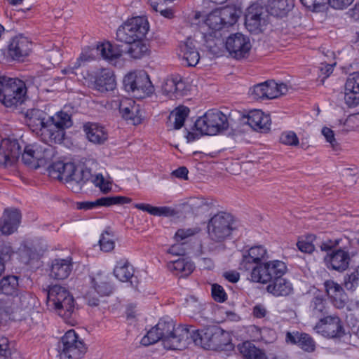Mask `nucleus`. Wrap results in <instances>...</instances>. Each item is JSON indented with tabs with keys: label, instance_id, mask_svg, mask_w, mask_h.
I'll return each mask as SVG.
<instances>
[{
	"label": "nucleus",
	"instance_id": "20",
	"mask_svg": "<svg viewBox=\"0 0 359 359\" xmlns=\"http://www.w3.org/2000/svg\"><path fill=\"white\" fill-rule=\"evenodd\" d=\"M74 267V262L71 256L65 258H56L52 261L50 276L57 280L67 279L71 274Z\"/></svg>",
	"mask_w": 359,
	"mask_h": 359
},
{
	"label": "nucleus",
	"instance_id": "53",
	"mask_svg": "<svg viewBox=\"0 0 359 359\" xmlns=\"http://www.w3.org/2000/svg\"><path fill=\"white\" fill-rule=\"evenodd\" d=\"M297 345L304 351L311 353L314 351L316 344L313 339L307 334L301 333L297 341Z\"/></svg>",
	"mask_w": 359,
	"mask_h": 359
},
{
	"label": "nucleus",
	"instance_id": "58",
	"mask_svg": "<svg viewBox=\"0 0 359 359\" xmlns=\"http://www.w3.org/2000/svg\"><path fill=\"white\" fill-rule=\"evenodd\" d=\"M212 296L217 302H224L227 299V294L224 288L216 283L212 285Z\"/></svg>",
	"mask_w": 359,
	"mask_h": 359
},
{
	"label": "nucleus",
	"instance_id": "12",
	"mask_svg": "<svg viewBox=\"0 0 359 359\" xmlns=\"http://www.w3.org/2000/svg\"><path fill=\"white\" fill-rule=\"evenodd\" d=\"M266 12L258 4H253L246 11L245 25L247 29L253 34H259L264 31L267 25Z\"/></svg>",
	"mask_w": 359,
	"mask_h": 359
},
{
	"label": "nucleus",
	"instance_id": "16",
	"mask_svg": "<svg viewBox=\"0 0 359 359\" xmlns=\"http://www.w3.org/2000/svg\"><path fill=\"white\" fill-rule=\"evenodd\" d=\"M267 257V250L264 246H252L243 251L238 269L243 272L252 269L253 266L264 262Z\"/></svg>",
	"mask_w": 359,
	"mask_h": 359
},
{
	"label": "nucleus",
	"instance_id": "59",
	"mask_svg": "<svg viewBox=\"0 0 359 359\" xmlns=\"http://www.w3.org/2000/svg\"><path fill=\"white\" fill-rule=\"evenodd\" d=\"M345 91L359 93V75L353 74L350 76L345 84Z\"/></svg>",
	"mask_w": 359,
	"mask_h": 359
},
{
	"label": "nucleus",
	"instance_id": "7",
	"mask_svg": "<svg viewBox=\"0 0 359 359\" xmlns=\"http://www.w3.org/2000/svg\"><path fill=\"white\" fill-rule=\"evenodd\" d=\"M149 29L147 18L141 16L132 18L118 27L116 40L126 44L143 40Z\"/></svg>",
	"mask_w": 359,
	"mask_h": 359
},
{
	"label": "nucleus",
	"instance_id": "62",
	"mask_svg": "<svg viewBox=\"0 0 359 359\" xmlns=\"http://www.w3.org/2000/svg\"><path fill=\"white\" fill-rule=\"evenodd\" d=\"M99 297L100 296L97 294L93 287H90L84 294V299L86 303L90 306H96L99 304Z\"/></svg>",
	"mask_w": 359,
	"mask_h": 359
},
{
	"label": "nucleus",
	"instance_id": "45",
	"mask_svg": "<svg viewBox=\"0 0 359 359\" xmlns=\"http://www.w3.org/2000/svg\"><path fill=\"white\" fill-rule=\"evenodd\" d=\"M187 205L195 215L206 212L213 205L212 201L203 198H191Z\"/></svg>",
	"mask_w": 359,
	"mask_h": 359
},
{
	"label": "nucleus",
	"instance_id": "37",
	"mask_svg": "<svg viewBox=\"0 0 359 359\" xmlns=\"http://www.w3.org/2000/svg\"><path fill=\"white\" fill-rule=\"evenodd\" d=\"M266 290L273 295L279 297L289 295L292 292L293 287L290 281L280 276L269 284Z\"/></svg>",
	"mask_w": 359,
	"mask_h": 359
},
{
	"label": "nucleus",
	"instance_id": "39",
	"mask_svg": "<svg viewBox=\"0 0 359 359\" xmlns=\"http://www.w3.org/2000/svg\"><path fill=\"white\" fill-rule=\"evenodd\" d=\"M249 276L248 278L255 283L265 284L269 282V275L267 271L266 262L253 266L252 269L244 271Z\"/></svg>",
	"mask_w": 359,
	"mask_h": 359
},
{
	"label": "nucleus",
	"instance_id": "48",
	"mask_svg": "<svg viewBox=\"0 0 359 359\" xmlns=\"http://www.w3.org/2000/svg\"><path fill=\"white\" fill-rule=\"evenodd\" d=\"M310 309L312 315L317 318L322 317L328 313L326 300L321 296H316L313 298L310 304Z\"/></svg>",
	"mask_w": 359,
	"mask_h": 359
},
{
	"label": "nucleus",
	"instance_id": "38",
	"mask_svg": "<svg viewBox=\"0 0 359 359\" xmlns=\"http://www.w3.org/2000/svg\"><path fill=\"white\" fill-rule=\"evenodd\" d=\"M72 163H63L57 161L53 163L48 168V172L51 177L60 181H66L69 177L70 172H72Z\"/></svg>",
	"mask_w": 359,
	"mask_h": 359
},
{
	"label": "nucleus",
	"instance_id": "40",
	"mask_svg": "<svg viewBox=\"0 0 359 359\" xmlns=\"http://www.w3.org/2000/svg\"><path fill=\"white\" fill-rule=\"evenodd\" d=\"M168 268L170 271L175 272L176 274L185 277L192 273L194 266L191 262L182 258L170 262L168 264Z\"/></svg>",
	"mask_w": 359,
	"mask_h": 359
},
{
	"label": "nucleus",
	"instance_id": "42",
	"mask_svg": "<svg viewBox=\"0 0 359 359\" xmlns=\"http://www.w3.org/2000/svg\"><path fill=\"white\" fill-rule=\"evenodd\" d=\"M133 266L126 259L118 261L114 269V276L121 281H128L133 276Z\"/></svg>",
	"mask_w": 359,
	"mask_h": 359
},
{
	"label": "nucleus",
	"instance_id": "25",
	"mask_svg": "<svg viewBox=\"0 0 359 359\" xmlns=\"http://www.w3.org/2000/svg\"><path fill=\"white\" fill-rule=\"evenodd\" d=\"M164 95L170 99H178L186 93V84L179 76L168 78L162 86Z\"/></svg>",
	"mask_w": 359,
	"mask_h": 359
},
{
	"label": "nucleus",
	"instance_id": "14",
	"mask_svg": "<svg viewBox=\"0 0 359 359\" xmlns=\"http://www.w3.org/2000/svg\"><path fill=\"white\" fill-rule=\"evenodd\" d=\"M191 330L190 326L182 325L175 327V330L172 332L168 338H165L163 346L169 350H182L185 348L191 343L190 337Z\"/></svg>",
	"mask_w": 359,
	"mask_h": 359
},
{
	"label": "nucleus",
	"instance_id": "23",
	"mask_svg": "<svg viewBox=\"0 0 359 359\" xmlns=\"http://www.w3.org/2000/svg\"><path fill=\"white\" fill-rule=\"evenodd\" d=\"M69 175V177L67 178L65 183L74 192L81 191L83 186L91 177L89 170L76 167L74 163L72 172Z\"/></svg>",
	"mask_w": 359,
	"mask_h": 359
},
{
	"label": "nucleus",
	"instance_id": "54",
	"mask_svg": "<svg viewBox=\"0 0 359 359\" xmlns=\"http://www.w3.org/2000/svg\"><path fill=\"white\" fill-rule=\"evenodd\" d=\"M359 285V273L357 271L344 276V286L348 290H354Z\"/></svg>",
	"mask_w": 359,
	"mask_h": 359
},
{
	"label": "nucleus",
	"instance_id": "28",
	"mask_svg": "<svg viewBox=\"0 0 359 359\" xmlns=\"http://www.w3.org/2000/svg\"><path fill=\"white\" fill-rule=\"evenodd\" d=\"M324 286L334 306L338 309L344 308L347 302V297L341 286L331 280L325 281Z\"/></svg>",
	"mask_w": 359,
	"mask_h": 359
},
{
	"label": "nucleus",
	"instance_id": "13",
	"mask_svg": "<svg viewBox=\"0 0 359 359\" xmlns=\"http://www.w3.org/2000/svg\"><path fill=\"white\" fill-rule=\"evenodd\" d=\"M175 324L171 320L161 319L158 323L153 327L145 336L141 339L143 346H149L161 341L163 344L165 338L172 334L175 330Z\"/></svg>",
	"mask_w": 359,
	"mask_h": 359
},
{
	"label": "nucleus",
	"instance_id": "4",
	"mask_svg": "<svg viewBox=\"0 0 359 359\" xmlns=\"http://www.w3.org/2000/svg\"><path fill=\"white\" fill-rule=\"evenodd\" d=\"M46 306L67 320L74 311V299L65 287L55 285L47 291Z\"/></svg>",
	"mask_w": 359,
	"mask_h": 359
},
{
	"label": "nucleus",
	"instance_id": "24",
	"mask_svg": "<svg viewBox=\"0 0 359 359\" xmlns=\"http://www.w3.org/2000/svg\"><path fill=\"white\" fill-rule=\"evenodd\" d=\"M31 42L23 36L13 37L8 46V54L14 60H20L29 55Z\"/></svg>",
	"mask_w": 359,
	"mask_h": 359
},
{
	"label": "nucleus",
	"instance_id": "2",
	"mask_svg": "<svg viewBox=\"0 0 359 359\" xmlns=\"http://www.w3.org/2000/svg\"><path fill=\"white\" fill-rule=\"evenodd\" d=\"M233 222L232 216L226 212H221L212 216L207 226L210 241L204 244L203 249L210 252L223 250V242L233 231Z\"/></svg>",
	"mask_w": 359,
	"mask_h": 359
},
{
	"label": "nucleus",
	"instance_id": "17",
	"mask_svg": "<svg viewBox=\"0 0 359 359\" xmlns=\"http://www.w3.org/2000/svg\"><path fill=\"white\" fill-rule=\"evenodd\" d=\"M314 330L317 333L328 338L340 337L344 334L341 320L337 316H328L321 318Z\"/></svg>",
	"mask_w": 359,
	"mask_h": 359
},
{
	"label": "nucleus",
	"instance_id": "56",
	"mask_svg": "<svg viewBox=\"0 0 359 359\" xmlns=\"http://www.w3.org/2000/svg\"><path fill=\"white\" fill-rule=\"evenodd\" d=\"M33 301L32 297L27 293L20 294L16 295L13 298L15 304H19L20 309H26L31 306V302Z\"/></svg>",
	"mask_w": 359,
	"mask_h": 359
},
{
	"label": "nucleus",
	"instance_id": "1",
	"mask_svg": "<svg viewBox=\"0 0 359 359\" xmlns=\"http://www.w3.org/2000/svg\"><path fill=\"white\" fill-rule=\"evenodd\" d=\"M241 11L235 6H227L216 9L210 13L202 26L201 33L206 43V46L214 53H217L215 47L220 40L217 36V32L224 27L233 25L239 18ZM221 44V43H219Z\"/></svg>",
	"mask_w": 359,
	"mask_h": 359
},
{
	"label": "nucleus",
	"instance_id": "33",
	"mask_svg": "<svg viewBox=\"0 0 359 359\" xmlns=\"http://www.w3.org/2000/svg\"><path fill=\"white\" fill-rule=\"evenodd\" d=\"M294 6L293 0H271L268 4L267 11L276 18L286 17Z\"/></svg>",
	"mask_w": 359,
	"mask_h": 359
},
{
	"label": "nucleus",
	"instance_id": "57",
	"mask_svg": "<svg viewBox=\"0 0 359 359\" xmlns=\"http://www.w3.org/2000/svg\"><path fill=\"white\" fill-rule=\"evenodd\" d=\"M306 8L311 11L318 12L323 9L325 0H300Z\"/></svg>",
	"mask_w": 359,
	"mask_h": 359
},
{
	"label": "nucleus",
	"instance_id": "61",
	"mask_svg": "<svg viewBox=\"0 0 359 359\" xmlns=\"http://www.w3.org/2000/svg\"><path fill=\"white\" fill-rule=\"evenodd\" d=\"M322 134L325 137L326 141L329 142L333 149H337L339 144L334 137V133L332 130L327 127H324L322 129Z\"/></svg>",
	"mask_w": 359,
	"mask_h": 359
},
{
	"label": "nucleus",
	"instance_id": "22",
	"mask_svg": "<svg viewBox=\"0 0 359 359\" xmlns=\"http://www.w3.org/2000/svg\"><path fill=\"white\" fill-rule=\"evenodd\" d=\"M21 154L20 146L17 140H4L0 146V163L5 165L15 162Z\"/></svg>",
	"mask_w": 359,
	"mask_h": 359
},
{
	"label": "nucleus",
	"instance_id": "60",
	"mask_svg": "<svg viewBox=\"0 0 359 359\" xmlns=\"http://www.w3.org/2000/svg\"><path fill=\"white\" fill-rule=\"evenodd\" d=\"M203 304L195 297H190L187 301V310L193 313H200L203 310Z\"/></svg>",
	"mask_w": 359,
	"mask_h": 359
},
{
	"label": "nucleus",
	"instance_id": "8",
	"mask_svg": "<svg viewBox=\"0 0 359 359\" xmlns=\"http://www.w3.org/2000/svg\"><path fill=\"white\" fill-rule=\"evenodd\" d=\"M27 93L25 83L18 79L0 76V102L10 107L24 102Z\"/></svg>",
	"mask_w": 359,
	"mask_h": 359
},
{
	"label": "nucleus",
	"instance_id": "55",
	"mask_svg": "<svg viewBox=\"0 0 359 359\" xmlns=\"http://www.w3.org/2000/svg\"><path fill=\"white\" fill-rule=\"evenodd\" d=\"M280 141L281 143L289 146H297L299 143L296 133L292 131L283 133L280 137Z\"/></svg>",
	"mask_w": 359,
	"mask_h": 359
},
{
	"label": "nucleus",
	"instance_id": "27",
	"mask_svg": "<svg viewBox=\"0 0 359 359\" xmlns=\"http://www.w3.org/2000/svg\"><path fill=\"white\" fill-rule=\"evenodd\" d=\"M116 86L115 77L111 70L102 69L95 76L93 88L100 93L113 90Z\"/></svg>",
	"mask_w": 359,
	"mask_h": 359
},
{
	"label": "nucleus",
	"instance_id": "44",
	"mask_svg": "<svg viewBox=\"0 0 359 359\" xmlns=\"http://www.w3.org/2000/svg\"><path fill=\"white\" fill-rule=\"evenodd\" d=\"M134 207L138 210L147 212L154 216H172L174 215L175 210L170 207H154L147 203H135Z\"/></svg>",
	"mask_w": 359,
	"mask_h": 359
},
{
	"label": "nucleus",
	"instance_id": "47",
	"mask_svg": "<svg viewBox=\"0 0 359 359\" xmlns=\"http://www.w3.org/2000/svg\"><path fill=\"white\" fill-rule=\"evenodd\" d=\"M130 47L128 50V53L132 58L140 59L149 53V48L143 40L128 43Z\"/></svg>",
	"mask_w": 359,
	"mask_h": 359
},
{
	"label": "nucleus",
	"instance_id": "26",
	"mask_svg": "<svg viewBox=\"0 0 359 359\" xmlns=\"http://www.w3.org/2000/svg\"><path fill=\"white\" fill-rule=\"evenodd\" d=\"M214 329L215 326H211L198 330H196L193 326H190V330H191L190 336L191 342L204 349L211 350Z\"/></svg>",
	"mask_w": 359,
	"mask_h": 359
},
{
	"label": "nucleus",
	"instance_id": "3",
	"mask_svg": "<svg viewBox=\"0 0 359 359\" xmlns=\"http://www.w3.org/2000/svg\"><path fill=\"white\" fill-rule=\"evenodd\" d=\"M196 133L188 132L186 137L188 142L198 139L202 135H215L229 127L227 117L220 111L211 109L195 122Z\"/></svg>",
	"mask_w": 359,
	"mask_h": 359
},
{
	"label": "nucleus",
	"instance_id": "63",
	"mask_svg": "<svg viewBox=\"0 0 359 359\" xmlns=\"http://www.w3.org/2000/svg\"><path fill=\"white\" fill-rule=\"evenodd\" d=\"M11 351L9 348L8 340L6 337H0V359H9Z\"/></svg>",
	"mask_w": 359,
	"mask_h": 359
},
{
	"label": "nucleus",
	"instance_id": "11",
	"mask_svg": "<svg viewBox=\"0 0 359 359\" xmlns=\"http://www.w3.org/2000/svg\"><path fill=\"white\" fill-rule=\"evenodd\" d=\"M123 83L126 90L137 99L144 98L154 91L149 77L144 71L129 73L124 77Z\"/></svg>",
	"mask_w": 359,
	"mask_h": 359
},
{
	"label": "nucleus",
	"instance_id": "35",
	"mask_svg": "<svg viewBox=\"0 0 359 359\" xmlns=\"http://www.w3.org/2000/svg\"><path fill=\"white\" fill-rule=\"evenodd\" d=\"M276 82L273 81H266L255 85L252 91L251 95L254 99H273L277 97Z\"/></svg>",
	"mask_w": 359,
	"mask_h": 359
},
{
	"label": "nucleus",
	"instance_id": "64",
	"mask_svg": "<svg viewBox=\"0 0 359 359\" xmlns=\"http://www.w3.org/2000/svg\"><path fill=\"white\" fill-rule=\"evenodd\" d=\"M344 101L348 107H355L359 104V93L351 91L344 92Z\"/></svg>",
	"mask_w": 359,
	"mask_h": 359
},
{
	"label": "nucleus",
	"instance_id": "43",
	"mask_svg": "<svg viewBox=\"0 0 359 359\" xmlns=\"http://www.w3.org/2000/svg\"><path fill=\"white\" fill-rule=\"evenodd\" d=\"M189 114V109L184 106H180L173 110L169 117V123L173 126V128L178 130L181 128Z\"/></svg>",
	"mask_w": 359,
	"mask_h": 359
},
{
	"label": "nucleus",
	"instance_id": "34",
	"mask_svg": "<svg viewBox=\"0 0 359 359\" xmlns=\"http://www.w3.org/2000/svg\"><path fill=\"white\" fill-rule=\"evenodd\" d=\"M131 198L125 196L102 197L93 202H83L79 204V208L90 210L97 205L110 206L114 204L130 203Z\"/></svg>",
	"mask_w": 359,
	"mask_h": 359
},
{
	"label": "nucleus",
	"instance_id": "46",
	"mask_svg": "<svg viewBox=\"0 0 359 359\" xmlns=\"http://www.w3.org/2000/svg\"><path fill=\"white\" fill-rule=\"evenodd\" d=\"M266 266L269 275V282L282 276L287 269L285 264L279 260L266 262Z\"/></svg>",
	"mask_w": 359,
	"mask_h": 359
},
{
	"label": "nucleus",
	"instance_id": "5",
	"mask_svg": "<svg viewBox=\"0 0 359 359\" xmlns=\"http://www.w3.org/2000/svg\"><path fill=\"white\" fill-rule=\"evenodd\" d=\"M72 122L70 115L60 111L53 116H48L47 121L38 132L43 142L60 143L64 139L65 129L71 127Z\"/></svg>",
	"mask_w": 359,
	"mask_h": 359
},
{
	"label": "nucleus",
	"instance_id": "32",
	"mask_svg": "<svg viewBox=\"0 0 359 359\" xmlns=\"http://www.w3.org/2000/svg\"><path fill=\"white\" fill-rule=\"evenodd\" d=\"M212 339L211 350L231 351L233 349L230 334L217 326H215Z\"/></svg>",
	"mask_w": 359,
	"mask_h": 359
},
{
	"label": "nucleus",
	"instance_id": "10",
	"mask_svg": "<svg viewBox=\"0 0 359 359\" xmlns=\"http://www.w3.org/2000/svg\"><path fill=\"white\" fill-rule=\"evenodd\" d=\"M60 359H80L86 352L85 345L74 330L67 331L57 344Z\"/></svg>",
	"mask_w": 359,
	"mask_h": 359
},
{
	"label": "nucleus",
	"instance_id": "18",
	"mask_svg": "<svg viewBox=\"0 0 359 359\" xmlns=\"http://www.w3.org/2000/svg\"><path fill=\"white\" fill-rule=\"evenodd\" d=\"M112 107L118 108L122 116L131 121L133 125L140 124L142 121V114L139 107L130 99L122 98L112 101Z\"/></svg>",
	"mask_w": 359,
	"mask_h": 359
},
{
	"label": "nucleus",
	"instance_id": "50",
	"mask_svg": "<svg viewBox=\"0 0 359 359\" xmlns=\"http://www.w3.org/2000/svg\"><path fill=\"white\" fill-rule=\"evenodd\" d=\"M18 285V280L16 276H10L2 278L0 280V292L7 295H12L15 293Z\"/></svg>",
	"mask_w": 359,
	"mask_h": 359
},
{
	"label": "nucleus",
	"instance_id": "9",
	"mask_svg": "<svg viewBox=\"0 0 359 359\" xmlns=\"http://www.w3.org/2000/svg\"><path fill=\"white\" fill-rule=\"evenodd\" d=\"M339 240H327L320 245L321 251L325 252L324 262L326 266L335 271H345L350 262L349 253L341 248H337L339 245Z\"/></svg>",
	"mask_w": 359,
	"mask_h": 359
},
{
	"label": "nucleus",
	"instance_id": "15",
	"mask_svg": "<svg viewBox=\"0 0 359 359\" xmlns=\"http://www.w3.org/2000/svg\"><path fill=\"white\" fill-rule=\"evenodd\" d=\"M225 46L229 54L236 59L245 57L251 48L249 39L241 33L230 35Z\"/></svg>",
	"mask_w": 359,
	"mask_h": 359
},
{
	"label": "nucleus",
	"instance_id": "19",
	"mask_svg": "<svg viewBox=\"0 0 359 359\" xmlns=\"http://www.w3.org/2000/svg\"><path fill=\"white\" fill-rule=\"evenodd\" d=\"M21 221V213L16 208H6L0 219V231L11 235L17 231Z\"/></svg>",
	"mask_w": 359,
	"mask_h": 359
},
{
	"label": "nucleus",
	"instance_id": "6",
	"mask_svg": "<svg viewBox=\"0 0 359 359\" xmlns=\"http://www.w3.org/2000/svg\"><path fill=\"white\" fill-rule=\"evenodd\" d=\"M56 155L55 148L44 142L27 146L22 154V161L28 166L36 169L49 163Z\"/></svg>",
	"mask_w": 359,
	"mask_h": 359
},
{
	"label": "nucleus",
	"instance_id": "21",
	"mask_svg": "<svg viewBox=\"0 0 359 359\" xmlns=\"http://www.w3.org/2000/svg\"><path fill=\"white\" fill-rule=\"evenodd\" d=\"M83 130L87 140L93 144L102 145L108 140L107 130L97 123H86L83 126Z\"/></svg>",
	"mask_w": 359,
	"mask_h": 359
},
{
	"label": "nucleus",
	"instance_id": "30",
	"mask_svg": "<svg viewBox=\"0 0 359 359\" xmlns=\"http://www.w3.org/2000/svg\"><path fill=\"white\" fill-rule=\"evenodd\" d=\"M180 56L189 67L196 66L200 60V55L193 40L188 39L180 46Z\"/></svg>",
	"mask_w": 359,
	"mask_h": 359
},
{
	"label": "nucleus",
	"instance_id": "29",
	"mask_svg": "<svg viewBox=\"0 0 359 359\" xmlns=\"http://www.w3.org/2000/svg\"><path fill=\"white\" fill-rule=\"evenodd\" d=\"M91 287L100 297L109 296L114 290L113 284L108 274L97 273L91 280Z\"/></svg>",
	"mask_w": 359,
	"mask_h": 359
},
{
	"label": "nucleus",
	"instance_id": "49",
	"mask_svg": "<svg viewBox=\"0 0 359 359\" xmlns=\"http://www.w3.org/2000/svg\"><path fill=\"white\" fill-rule=\"evenodd\" d=\"M96 50L104 59L108 60H113L121 56L120 51L114 49L112 45L109 42L97 45Z\"/></svg>",
	"mask_w": 359,
	"mask_h": 359
},
{
	"label": "nucleus",
	"instance_id": "41",
	"mask_svg": "<svg viewBox=\"0 0 359 359\" xmlns=\"http://www.w3.org/2000/svg\"><path fill=\"white\" fill-rule=\"evenodd\" d=\"M238 349L245 359H268L266 353L250 341L243 342Z\"/></svg>",
	"mask_w": 359,
	"mask_h": 359
},
{
	"label": "nucleus",
	"instance_id": "51",
	"mask_svg": "<svg viewBox=\"0 0 359 359\" xmlns=\"http://www.w3.org/2000/svg\"><path fill=\"white\" fill-rule=\"evenodd\" d=\"M100 249L104 252H111L115 247V236L109 229L105 230L99 240Z\"/></svg>",
	"mask_w": 359,
	"mask_h": 359
},
{
	"label": "nucleus",
	"instance_id": "36",
	"mask_svg": "<svg viewBox=\"0 0 359 359\" xmlns=\"http://www.w3.org/2000/svg\"><path fill=\"white\" fill-rule=\"evenodd\" d=\"M27 126L33 130H40L41 128L47 121V114L40 109H28L25 114Z\"/></svg>",
	"mask_w": 359,
	"mask_h": 359
},
{
	"label": "nucleus",
	"instance_id": "31",
	"mask_svg": "<svg viewBox=\"0 0 359 359\" xmlns=\"http://www.w3.org/2000/svg\"><path fill=\"white\" fill-rule=\"evenodd\" d=\"M248 123L255 130L266 132L270 129L271 119L269 115L264 114L261 110H253L249 112Z\"/></svg>",
	"mask_w": 359,
	"mask_h": 359
},
{
	"label": "nucleus",
	"instance_id": "52",
	"mask_svg": "<svg viewBox=\"0 0 359 359\" xmlns=\"http://www.w3.org/2000/svg\"><path fill=\"white\" fill-rule=\"evenodd\" d=\"M201 229L198 227L178 229L175 234V240L177 243H182V245H185L187 238L199 233Z\"/></svg>",
	"mask_w": 359,
	"mask_h": 359
}]
</instances>
